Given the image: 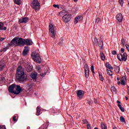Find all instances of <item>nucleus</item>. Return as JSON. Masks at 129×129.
I'll list each match as a JSON object with an SVG mask.
<instances>
[{"label":"nucleus","instance_id":"obj_40","mask_svg":"<svg viewBox=\"0 0 129 129\" xmlns=\"http://www.w3.org/2000/svg\"><path fill=\"white\" fill-rule=\"evenodd\" d=\"M91 71L93 73H94V66H92L91 67Z\"/></svg>","mask_w":129,"mask_h":129},{"label":"nucleus","instance_id":"obj_33","mask_svg":"<svg viewBox=\"0 0 129 129\" xmlns=\"http://www.w3.org/2000/svg\"><path fill=\"white\" fill-rule=\"evenodd\" d=\"M84 68H85V71H87V69L88 70H89V67H88V65H87V64H86L84 66Z\"/></svg>","mask_w":129,"mask_h":129},{"label":"nucleus","instance_id":"obj_44","mask_svg":"<svg viewBox=\"0 0 129 129\" xmlns=\"http://www.w3.org/2000/svg\"><path fill=\"white\" fill-rule=\"evenodd\" d=\"M4 40H5V38L0 37V43L1 42H3V41H4Z\"/></svg>","mask_w":129,"mask_h":129},{"label":"nucleus","instance_id":"obj_28","mask_svg":"<svg viewBox=\"0 0 129 129\" xmlns=\"http://www.w3.org/2000/svg\"><path fill=\"white\" fill-rule=\"evenodd\" d=\"M101 126L102 129H107V127L103 123H102L101 124Z\"/></svg>","mask_w":129,"mask_h":129},{"label":"nucleus","instance_id":"obj_45","mask_svg":"<svg viewBox=\"0 0 129 129\" xmlns=\"http://www.w3.org/2000/svg\"><path fill=\"white\" fill-rule=\"evenodd\" d=\"M0 129H6V128L5 126H2L0 125Z\"/></svg>","mask_w":129,"mask_h":129},{"label":"nucleus","instance_id":"obj_37","mask_svg":"<svg viewBox=\"0 0 129 129\" xmlns=\"http://www.w3.org/2000/svg\"><path fill=\"white\" fill-rule=\"evenodd\" d=\"M53 7L54 8H57V9H60V7L59 6V5H53Z\"/></svg>","mask_w":129,"mask_h":129},{"label":"nucleus","instance_id":"obj_34","mask_svg":"<svg viewBox=\"0 0 129 129\" xmlns=\"http://www.w3.org/2000/svg\"><path fill=\"white\" fill-rule=\"evenodd\" d=\"M120 121H121V122H124L125 121V120L124 119V118L123 117H120Z\"/></svg>","mask_w":129,"mask_h":129},{"label":"nucleus","instance_id":"obj_2","mask_svg":"<svg viewBox=\"0 0 129 129\" xmlns=\"http://www.w3.org/2000/svg\"><path fill=\"white\" fill-rule=\"evenodd\" d=\"M9 92L13 94H20V93L22 91L21 86L13 84L9 87Z\"/></svg>","mask_w":129,"mask_h":129},{"label":"nucleus","instance_id":"obj_11","mask_svg":"<svg viewBox=\"0 0 129 129\" xmlns=\"http://www.w3.org/2000/svg\"><path fill=\"white\" fill-rule=\"evenodd\" d=\"M29 22V18L28 17H24L21 18L19 20V24H27V23Z\"/></svg>","mask_w":129,"mask_h":129},{"label":"nucleus","instance_id":"obj_3","mask_svg":"<svg viewBox=\"0 0 129 129\" xmlns=\"http://www.w3.org/2000/svg\"><path fill=\"white\" fill-rule=\"evenodd\" d=\"M49 35L51 38L53 39H55V37H56V30L57 29L56 28V27L55 25L50 24L49 26Z\"/></svg>","mask_w":129,"mask_h":129},{"label":"nucleus","instance_id":"obj_22","mask_svg":"<svg viewBox=\"0 0 129 129\" xmlns=\"http://www.w3.org/2000/svg\"><path fill=\"white\" fill-rule=\"evenodd\" d=\"M36 110H37L36 115H40V114H41V109H40V106H37Z\"/></svg>","mask_w":129,"mask_h":129},{"label":"nucleus","instance_id":"obj_51","mask_svg":"<svg viewBox=\"0 0 129 129\" xmlns=\"http://www.w3.org/2000/svg\"><path fill=\"white\" fill-rule=\"evenodd\" d=\"M127 89L128 92V93H129V87H127Z\"/></svg>","mask_w":129,"mask_h":129},{"label":"nucleus","instance_id":"obj_55","mask_svg":"<svg viewBox=\"0 0 129 129\" xmlns=\"http://www.w3.org/2000/svg\"><path fill=\"white\" fill-rule=\"evenodd\" d=\"M94 102L96 103V104H97V103H98V102H96L95 101H94Z\"/></svg>","mask_w":129,"mask_h":129},{"label":"nucleus","instance_id":"obj_16","mask_svg":"<svg viewBox=\"0 0 129 129\" xmlns=\"http://www.w3.org/2000/svg\"><path fill=\"white\" fill-rule=\"evenodd\" d=\"M31 77L33 79L34 81H35L36 78H37V76H38V74L37 73H33L31 74Z\"/></svg>","mask_w":129,"mask_h":129},{"label":"nucleus","instance_id":"obj_39","mask_svg":"<svg viewBox=\"0 0 129 129\" xmlns=\"http://www.w3.org/2000/svg\"><path fill=\"white\" fill-rule=\"evenodd\" d=\"M8 50L7 47H5L1 50V52H6Z\"/></svg>","mask_w":129,"mask_h":129},{"label":"nucleus","instance_id":"obj_48","mask_svg":"<svg viewBox=\"0 0 129 129\" xmlns=\"http://www.w3.org/2000/svg\"><path fill=\"white\" fill-rule=\"evenodd\" d=\"M117 103H118V104H120V102L118 100L117 101Z\"/></svg>","mask_w":129,"mask_h":129},{"label":"nucleus","instance_id":"obj_59","mask_svg":"<svg viewBox=\"0 0 129 129\" xmlns=\"http://www.w3.org/2000/svg\"><path fill=\"white\" fill-rule=\"evenodd\" d=\"M128 7H129V3H128Z\"/></svg>","mask_w":129,"mask_h":129},{"label":"nucleus","instance_id":"obj_52","mask_svg":"<svg viewBox=\"0 0 129 129\" xmlns=\"http://www.w3.org/2000/svg\"><path fill=\"white\" fill-rule=\"evenodd\" d=\"M92 104L91 102L89 101V104L90 105V104Z\"/></svg>","mask_w":129,"mask_h":129},{"label":"nucleus","instance_id":"obj_18","mask_svg":"<svg viewBox=\"0 0 129 129\" xmlns=\"http://www.w3.org/2000/svg\"><path fill=\"white\" fill-rule=\"evenodd\" d=\"M6 31L7 30V27L6 26H4V23L0 22V31L2 30Z\"/></svg>","mask_w":129,"mask_h":129},{"label":"nucleus","instance_id":"obj_54","mask_svg":"<svg viewBox=\"0 0 129 129\" xmlns=\"http://www.w3.org/2000/svg\"><path fill=\"white\" fill-rule=\"evenodd\" d=\"M117 80L118 81H119V78H117Z\"/></svg>","mask_w":129,"mask_h":129},{"label":"nucleus","instance_id":"obj_43","mask_svg":"<svg viewBox=\"0 0 129 129\" xmlns=\"http://www.w3.org/2000/svg\"><path fill=\"white\" fill-rule=\"evenodd\" d=\"M125 47H126L127 50H128V51H129V45L128 44H126Z\"/></svg>","mask_w":129,"mask_h":129},{"label":"nucleus","instance_id":"obj_57","mask_svg":"<svg viewBox=\"0 0 129 129\" xmlns=\"http://www.w3.org/2000/svg\"><path fill=\"white\" fill-rule=\"evenodd\" d=\"M75 2H77L78 0H74Z\"/></svg>","mask_w":129,"mask_h":129},{"label":"nucleus","instance_id":"obj_15","mask_svg":"<svg viewBox=\"0 0 129 129\" xmlns=\"http://www.w3.org/2000/svg\"><path fill=\"white\" fill-rule=\"evenodd\" d=\"M25 45L31 46V45H33V41L29 39H25Z\"/></svg>","mask_w":129,"mask_h":129},{"label":"nucleus","instance_id":"obj_8","mask_svg":"<svg viewBox=\"0 0 129 129\" xmlns=\"http://www.w3.org/2000/svg\"><path fill=\"white\" fill-rule=\"evenodd\" d=\"M72 17L71 14H66L62 17V20L64 23H68V22H70Z\"/></svg>","mask_w":129,"mask_h":129},{"label":"nucleus","instance_id":"obj_36","mask_svg":"<svg viewBox=\"0 0 129 129\" xmlns=\"http://www.w3.org/2000/svg\"><path fill=\"white\" fill-rule=\"evenodd\" d=\"M87 128L88 129H91V125H90V124L88 123L87 124Z\"/></svg>","mask_w":129,"mask_h":129},{"label":"nucleus","instance_id":"obj_5","mask_svg":"<svg viewBox=\"0 0 129 129\" xmlns=\"http://www.w3.org/2000/svg\"><path fill=\"white\" fill-rule=\"evenodd\" d=\"M31 7L36 11V12H37V11H39L41 8V5H40V3L37 0H34L32 2Z\"/></svg>","mask_w":129,"mask_h":129},{"label":"nucleus","instance_id":"obj_32","mask_svg":"<svg viewBox=\"0 0 129 129\" xmlns=\"http://www.w3.org/2000/svg\"><path fill=\"white\" fill-rule=\"evenodd\" d=\"M107 74L110 75V76H112V71L111 70H107Z\"/></svg>","mask_w":129,"mask_h":129},{"label":"nucleus","instance_id":"obj_41","mask_svg":"<svg viewBox=\"0 0 129 129\" xmlns=\"http://www.w3.org/2000/svg\"><path fill=\"white\" fill-rule=\"evenodd\" d=\"M112 54H113V55H116V51L115 50H113L112 51Z\"/></svg>","mask_w":129,"mask_h":129},{"label":"nucleus","instance_id":"obj_47","mask_svg":"<svg viewBox=\"0 0 129 129\" xmlns=\"http://www.w3.org/2000/svg\"><path fill=\"white\" fill-rule=\"evenodd\" d=\"M121 42L122 45H123V46H124V42H123V40L122 39V40H121Z\"/></svg>","mask_w":129,"mask_h":129},{"label":"nucleus","instance_id":"obj_25","mask_svg":"<svg viewBox=\"0 0 129 129\" xmlns=\"http://www.w3.org/2000/svg\"><path fill=\"white\" fill-rule=\"evenodd\" d=\"M100 56L101 57V58L102 59V60H104L105 59V56H104V54H103V53L101 52Z\"/></svg>","mask_w":129,"mask_h":129},{"label":"nucleus","instance_id":"obj_21","mask_svg":"<svg viewBox=\"0 0 129 129\" xmlns=\"http://www.w3.org/2000/svg\"><path fill=\"white\" fill-rule=\"evenodd\" d=\"M28 53H29V48L28 47H25V49L23 50V55L26 56Z\"/></svg>","mask_w":129,"mask_h":129},{"label":"nucleus","instance_id":"obj_12","mask_svg":"<svg viewBox=\"0 0 129 129\" xmlns=\"http://www.w3.org/2000/svg\"><path fill=\"white\" fill-rule=\"evenodd\" d=\"M17 46H21V45H25V39H23L22 38H18Z\"/></svg>","mask_w":129,"mask_h":129},{"label":"nucleus","instance_id":"obj_35","mask_svg":"<svg viewBox=\"0 0 129 129\" xmlns=\"http://www.w3.org/2000/svg\"><path fill=\"white\" fill-rule=\"evenodd\" d=\"M36 69L39 73H40V72H41V71H40L41 69V68H40V67H39V66L36 67Z\"/></svg>","mask_w":129,"mask_h":129},{"label":"nucleus","instance_id":"obj_4","mask_svg":"<svg viewBox=\"0 0 129 129\" xmlns=\"http://www.w3.org/2000/svg\"><path fill=\"white\" fill-rule=\"evenodd\" d=\"M31 57L34 61L36 62V63H41L42 59L40 56V54H39L38 52H36V51L32 52L31 54Z\"/></svg>","mask_w":129,"mask_h":129},{"label":"nucleus","instance_id":"obj_14","mask_svg":"<svg viewBox=\"0 0 129 129\" xmlns=\"http://www.w3.org/2000/svg\"><path fill=\"white\" fill-rule=\"evenodd\" d=\"M116 19L118 21V22H122L123 19V17L122 16V14L119 13L116 16Z\"/></svg>","mask_w":129,"mask_h":129},{"label":"nucleus","instance_id":"obj_20","mask_svg":"<svg viewBox=\"0 0 129 129\" xmlns=\"http://www.w3.org/2000/svg\"><path fill=\"white\" fill-rule=\"evenodd\" d=\"M106 68H108V69H109V70H113V68L109 64V62H106Z\"/></svg>","mask_w":129,"mask_h":129},{"label":"nucleus","instance_id":"obj_38","mask_svg":"<svg viewBox=\"0 0 129 129\" xmlns=\"http://www.w3.org/2000/svg\"><path fill=\"white\" fill-rule=\"evenodd\" d=\"M119 4L121 6H123V0H119Z\"/></svg>","mask_w":129,"mask_h":129},{"label":"nucleus","instance_id":"obj_46","mask_svg":"<svg viewBox=\"0 0 129 129\" xmlns=\"http://www.w3.org/2000/svg\"><path fill=\"white\" fill-rule=\"evenodd\" d=\"M120 52H121V53H123V52H124V49H123V48H121Z\"/></svg>","mask_w":129,"mask_h":129},{"label":"nucleus","instance_id":"obj_7","mask_svg":"<svg viewBox=\"0 0 129 129\" xmlns=\"http://www.w3.org/2000/svg\"><path fill=\"white\" fill-rule=\"evenodd\" d=\"M93 42L95 45H96V46H98L99 47H101V49H102V46H103V42H102V39L95 38Z\"/></svg>","mask_w":129,"mask_h":129},{"label":"nucleus","instance_id":"obj_56","mask_svg":"<svg viewBox=\"0 0 129 129\" xmlns=\"http://www.w3.org/2000/svg\"><path fill=\"white\" fill-rule=\"evenodd\" d=\"M125 99H126V100H127V99H128V98H127V97H125Z\"/></svg>","mask_w":129,"mask_h":129},{"label":"nucleus","instance_id":"obj_6","mask_svg":"<svg viewBox=\"0 0 129 129\" xmlns=\"http://www.w3.org/2000/svg\"><path fill=\"white\" fill-rule=\"evenodd\" d=\"M117 57L119 61H125L127 60V54L125 52L123 53V54L121 53L118 54Z\"/></svg>","mask_w":129,"mask_h":129},{"label":"nucleus","instance_id":"obj_60","mask_svg":"<svg viewBox=\"0 0 129 129\" xmlns=\"http://www.w3.org/2000/svg\"><path fill=\"white\" fill-rule=\"evenodd\" d=\"M28 128H30V127H28Z\"/></svg>","mask_w":129,"mask_h":129},{"label":"nucleus","instance_id":"obj_58","mask_svg":"<svg viewBox=\"0 0 129 129\" xmlns=\"http://www.w3.org/2000/svg\"><path fill=\"white\" fill-rule=\"evenodd\" d=\"M116 127L113 128V129H116Z\"/></svg>","mask_w":129,"mask_h":129},{"label":"nucleus","instance_id":"obj_10","mask_svg":"<svg viewBox=\"0 0 129 129\" xmlns=\"http://www.w3.org/2000/svg\"><path fill=\"white\" fill-rule=\"evenodd\" d=\"M10 46L14 47V46H18V37H15L11 42L9 43Z\"/></svg>","mask_w":129,"mask_h":129},{"label":"nucleus","instance_id":"obj_29","mask_svg":"<svg viewBox=\"0 0 129 129\" xmlns=\"http://www.w3.org/2000/svg\"><path fill=\"white\" fill-rule=\"evenodd\" d=\"M99 78L101 81H103V80H104V78L102 77V75L100 74H99Z\"/></svg>","mask_w":129,"mask_h":129},{"label":"nucleus","instance_id":"obj_13","mask_svg":"<svg viewBox=\"0 0 129 129\" xmlns=\"http://www.w3.org/2000/svg\"><path fill=\"white\" fill-rule=\"evenodd\" d=\"M83 20V17L81 16H79L75 18V24L76 25L77 23H79V22H81Z\"/></svg>","mask_w":129,"mask_h":129},{"label":"nucleus","instance_id":"obj_19","mask_svg":"<svg viewBox=\"0 0 129 129\" xmlns=\"http://www.w3.org/2000/svg\"><path fill=\"white\" fill-rule=\"evenodd\" d=\"M5 66H6V64H5V62H0V71H3Z\"/></svg>","mask_w":129,"mask_h":129},{"label":"nucleus","instance_id":"obj_27","mask_svg":"<svg viewBox=\"0 0 129 129\" xmlns=\"http://www.w3.org/2000/svg\"><path fill=\"white\" fill-rule=\"evenodd\" d=\"M111 90L113 93H116V89H115V87H112L111 88Z\"/></svg>","mask_w":129,"mask_h":129},{"label":"nucleus","instance_id":"obj_42","mask_svg":"<svg viewBox=\"0 0 129 129\" xmlns=\"http://www.w3.org/2000/svg\"><path fill=\"white\" fill-rule=\"evenodd\" d=\"M16 117L15 116H14L13 117V121H15V122H17V120L16 119Z\"/></svg>","mask_w":129,"mask_h":129},{"label":"nucleus","instance_id":"obj_53","mask_svg":"<svg viewBox=\"0 0 129 129\" xmlns=\"http://www.w3.org/2000/svg\"><path fill=\"white\" fill-rule=\"evenodd\" d=\"M86 122H87V120H85V122H84V123H86Z\"/></svg>","mask_w":129,"mask_h":129},{"label":"nucleus","instance_id":"obj_9","mask_svg":"<svg viewBox=\"0 0 129 129\" xmlns=\"http://www.w3.org/2000/svg\"><path fill=\"white\" fill-rule=\"evenodd\" d=\"M84 93H85V92H84L82 90H79L77 91V95L80 99H81L82 97H83V95H84Z\"/></svg>","mask_w":129,"mask_h":129},{"label":"nucleus","instance_id":"obj_1","mask_svg":"<svg viewBox=\"0 0 129 129\" xmlns=\"http://www.w3.org/2000/svg\"><path fill=\"white\" fill-rule=\"evenodd\" d=\"M27 79V76L25 74V71L22 66H19L17 69L16 73V80L24 82Z\"/></svg>","mask_w":129,"mask_h":129},{"label":"nucleus","instance_id":"obj_31","mask_svg":"<svg viewBox=\"0 0 129 129\" xmlns=\"http://www.w3.org/2000/svg\"><path fill=\"white\" fill-rule=\"evenodd\" d=\"M79 10V8H78V6H75L73 8V10L74 12H77Z\"/></svg>","mask_w":129,"mask_h":129},{"label":"nucleus","instance_id":"obj_23","mask_svg":"<svg viewBox=\"0 0 129 129\" xmlns=\"http://www.w3.org/2000/svg\"><path fill=\"white\" fill-rule=\"evenodd\" d=\"M85 77H86V78H88V77H89V70H88V69H87L86 71H85Z\"/></svg>","mask_w":129,"mask_h":129},{"label":"nucleus","instance_id":"obj_17","mask_svg":"<svg viewBox=\"0 0 129 129\" xmlns=\"http://www.w3.org/2000/svg\"><path fill=\"white\" fill-rule=\"evenodd\" d=\"M125 82H126V78L125 77H123L121 79V84L122 85H125Z\"/></svg>","mask_w":129,"mask_h":129},{"label":"nucleus","instance_id":"obj_50","mask_svg":"<svg viewBox=\"0 0 129 129\" xmlns=\"http://www.w3.org/2000/svg\"><path fill=\"white\" fill-rule=\"evenodd\" d=\"M98 21H99V18L96 19V22H98Z\"/></svg>","mask_w":129,"mask_h":129},{"label":"nucleus","instance_id":"obj_49","mask_svg":"<svg viewBox=\"0 0 129 129\" xmlns=\"http://www.w3.org/2000/svg\"><path fill=\"white\" fill-rule=\"evenodd\" d=\"M120 83H120V82L119 81H118V84L119 85V84H120Z\"/></svg>","mask_w":129,"mask_h":129},{"label":"nucleus","instance_id":"obj_24","mask_svg":"<svg viewBox=\"0 0 129 129\" xmlns=\"http://www.w3.org/2000/svg\"><path fill=\"white\" fill-rule=\"evenodd\" d=\"M21 1L22 0H14L15 4L18 5V6L21 5V3H22Z\"/></svg>","mask_w":129,"mask_h":129},{"label":"nucleus","instance_id":"obj_30","mask_svg":"<svg viewBox=\"0 0 129 129\" xmlns=\"http://www.w3.org/2000/svg\"><path fill=\"white\" fill-rule=\"evenodd\" d=\"M120 70V69L119 68V67H116L115 70V72H116V73H119Z\"/></svg>","mask_w":129,"mask_h":129},{"label":"nucleus","instance_id":"obj_26","mask_svg":"<svg viewBox=\"0 0 129 129\" xmlns=\"http://www.w3.org/2000/svg\"><path fill=\"white\" fill-rule=\"evenodd\" d=\"M118 106L120 109L121 111H122V112H124V109L123 108V107H122V106H121V104H118Z\"/></svg>","mask_w":129,"mask_h":129}]
</instances>
